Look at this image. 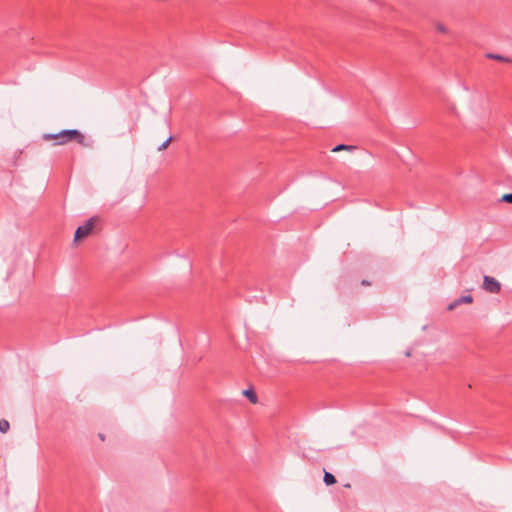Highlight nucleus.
Here are the masks:
<instances>
[{"label":"nucleus","instance_id":"nucleus-1","mask_svg":"<svg viewBox=\"0 0 512 512\" xmlns=\"http://www.w3.org/2000/svg\"><path fill=\"white\" fill-rule=\"evenodd\" d=\"M43 140L53 142L55 146H64L69 143H77L83 147H88L85 135L77 129H64L58 133H45Z\"/></svg>","mask_w":512,"mask_h":512},{"label":"nucleus","instance_id":"nucleus-2","mask_svg":"<svg viewBox=\"0 0 512 512\" xmlns=\"http://www.w3.org/2000/svg\"><path fill=\"white\" fill-rule=\"evenodd\" d=\"M96 221V218H91L84 225L79 226L74 235V243H79L87 238L91 234Z\"/></svg>","mask_w":512,"mask_h":512},{"label":"nucleus","instance_id":"nucleus-3","mask_svg":"<svg viewBox=\"0 0 512 512\" xmlns=\"http://www.w3.org/2000/svg\"><path fill=\"white\" fill-rule=\"evenodd\" d=\"M482 287L489 293H498L501 290L500 282L491 276H484Z\"/></svg>","mask_w":512,"mask_h":512},{"label":"nucleus","instance_id":"nucleus-4","mask_svg":"<svg viewBox=\"0 0 512 512\" xmlns=\"http://www.w3.org/2000/svg\"><path fill=\"white\" fill-rule=\"evenodd\" d=\"M243 395L247 397L253 404H256L258 401L257 395L255 392L251 389L244 390Z\"/></svg>","mask_w":512,"mask_h":512},{"label":"nucleus","instance_id":"nucleus-5","mask_svg":"<svg viewBox=\"0 0 512 512\" xmlns=\"http://www.w3.org/2000/svg\"><path fill=\"white\" fill-rule=\"evenodd\" d=\"M354 150H355V146L340 144V145H337L336 147H334L332 149V152L336 153V152H340V151H354Z\"/></svg>","mask_w":512,"mask_h":512},{"label":"nucleus","instance_id":"nucleus-6","mask_svg":"<svg viewBox=\"0 0 512 512\" xmlns=\"http://www.w3.org/2000/svg\"><path fill=\"white\" fill-rule=\"evenodd\" d=\"M323 480H324V483L326 485H333V484L336 483L335 477L331 473L326 472V471L324 472V479Z\"/></svg>","mask_w":512,"mask_h":512},{"label":"nucleus","instance_id":"nucleus-7","mask_svg":"<svg viewBox=\"0 0 512 512\" xmlns=\"http://www.w3.org/2000/svg\"><path fill=\"white\" fill-rule=\"evenodd\" d=\"M486 57H488L490 59H493V60H496V61H503V62H510L511 61L509 58H505L504 56L499 55V54L489 53V54L486 55Z\"/></svg>","mask_w":512,"mask_h":512},{"label":"nucleus","instance_id":"nucleus-8","mask_svg":"<svg viewBox=\"0 0 512 512\" xmlns=\"http://www.w3.org/2000/svg\"><path fill=\"white\" fill-rule=\"evenodd\" d=\"M10 429V424L7 420L1 419L0 420V432L6 433Z\"/></svg>","mask_w":512,"mask_h":512},{"label":"nucleus","instance_id":"nucleus-9","mask_svg":"<svg viewBox=\"0 0 512 512\" xmlns=\"http://www.w3.org/2000/svg\"><path fill=\"white\" fill-rule=\"evenodd\" d=\"M472 302H473V298H472L471 295L462 296V297L457 299V303H459L460 305L463 304V303L470 304Z\"/></svg>","mask_w":512,"mask_h":512},{"label":"nucleus","instance_id":"nucleus-10","mask_svg":"<svg viewBox=\"0 0 512 512\" xmlns=\"http://www.w3.org/2000/svg\"><path fill=\"white\" fill-rule=\"evenodd\" d=\"M436 29H437L438 32L443 33V34H446L448 32L446 26L443 25L442 23H437L436 24Z\"/></svg>","mask_w":512,"mask_h":512},{"label":"nucleus","instance_id":"nucleus-11","mask_svg":"<svg viewBox=\"0 0 512 512\" xmlns=\"http://www.w3.org/2000/svg\"><path fill=\"white\" fill-rule=\"evenodd\" d=\"M172 137H169L165 142H162V145L158 148L159 151L165 150L171 143Z\"/></svg>","mask_w":512,"mask_h":512},{"label":"nucleus","instance_id":"nucleus-12","mask_svg":"<svg viewBox=\"0 0 512 512\" xmlns=\"http://www.w3.org/2000/svg\"><path fill=\"white\" fill-rule=\"evenodd\" d=\"M501 200L507 203H512V193L503 194Z\"/></svg>","mask_w":512,"mask_h":512},{"label":"nucleus","instance_id":"nucleus-13","mask_svg":"<svg viewBox=\"0 0 512 512\" xmlns=\"http://www.w3.org/2000/svg\"><path fill=\"white\" fill-rule=\"evenodd\" d=\"M460 304L457 303V299L454 300L449 306H448V310H453L455 309L457 306H459Z\"/></svg>","mask_w":512,"mask_h":512},{"label":"nucleus","instance_id":"nucleus-14","mask_svg":"<svg viewBox=\"0 0 512 512\" xmlns=\"http://www.w3.org/2000/svg\"><path fill=\"white\" fill-rule=\"evenodd\" d=\"M362 284L363 285H370V283L368 281H366V280L362 281Z\"/></svg>","mask_w":512,"mask_h":512}]
</instances>
